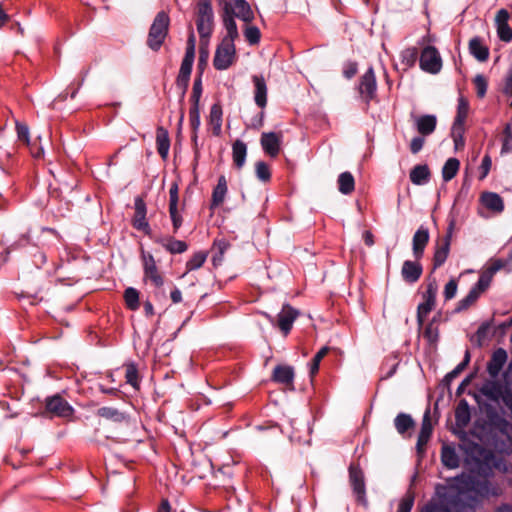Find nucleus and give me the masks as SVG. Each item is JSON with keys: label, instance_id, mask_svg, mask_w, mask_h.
Returning <instances> with one entry per match:
<instances>
[{"label": "nucleus", "instance_id": "obj_4", "mask_svg": "<svg viewBox=\"0 0 512 512\" xmlns=\"http://www.w3.org/2000/svg\"><path fill=\"white\" fill-rule=\"evenodd\" d=\"M236 59L235 44L230 39H223L218 45L213 58V65L217 70H227Z\"/></svg>", "mask_w": 512, "mask_h": 512}, {"label": "nucleus", "instance_id": "obj_31", "mask_svg": "<svg viewBox=\"0 0 512 512\" xmlns=\"http://www.w3.org/2000/svg\"><path fill=\"white\" fill-rule=\"evenodd\" d=\"M247 155V146L246 144L241 140H236L232 147V158L235 166L238 169H241L246 160Z\"/></svg>", "mask_w": 512, "mask_h": 512}, {"label": "nucleus", "instance_id": "obj_21", "mask_svg": "<svg viewBox=\"0 0 512 512\" xmlns=\"http://www.w3.org/2000/svg\"><path fill=\"white\" fill-rule=\"evenodd\" d=\"M133 225L136 229L145 231L148 233L149 224L146 220V205L141 198L135 199V216L133 219Z\"/></svg>", "mask_w": 512, "mask_h": 512}, {"label": "nucleus", "instance_id": "obj_45", "mask_svg": "<svg viewBox=\"0 0 512 512\" xmlns=\"http://www.w3.org/2000/svg\"><path fill=\"white\" fill-rule=\"evenodd\" d=\"M163 246L171 253H183L187 250V244L185 242L172 238L166 240Z\"/></svg>", "mask_w": 512, "mask_h": 512}, {"label": "nucleus", "instance_id": "obj_9", "mask_svg": "<svg viewBox=\"0 0 512 512\" xmlns=\"http://www.w3.org/2000/svg\"><path fill=\"white\" fill-rule=\"evenodd\" d=\"M143 269H144V280L151 281L156 287L163 285V278L158 271L156 262L151 254L142 255Z\"/></svg>", "mask_w": 512, "mask_h": 512}, {"label": "nucleus", "instance_id": "obj_5", "mask_svg": "<svg viewBox=\"0 0 512 512\" xmlns=\"http://www.w3.org/2000/svg\"><path fill=\"white\" fill-rule=\"evenodd\" d=\"M437 292L438 285L436 280H430L427 284L426 291L423 293V302L420 303L417 308V321L419 325H423L427 315L434 309Z\"/></svg>", "mask_w": 512, "mask_h": 512}, {"label": "nucleus", "instance_id": "obj_51", "mask_svg": "<svg viewBox=\"0 0 512 512\" xmlns=\"http://www.w3.org/2000/svg\"><path fill=\"white\" fill-rule=\"evenodd\" d=\"M413 505H414V495L412 493H407L399 501L397 512H411Z\"/></svg>", "mask_w": 512, "mask_h": 512}, {"label": "nucleus", "instance_id": "obj_57", "mask_svg": "<svg viewBox=\"0 0 512 512\" xmlns=\"http://www.w3.org/2000/svg\"><path fill=\"white\" fill-rule=\"evenodd\" d=\"M169 213L172 220L173 228L177 231L182 225V216L180 215L177 207H169Z\"/></svg>", "mask_w": 512, "mask_h": 512}, {"label": "nucleus", "instance_id": "obj_25", "mask_svg": "<svg viewBox=\"0 0 512 512\" xmlns=\"http://www.w3.org/2000/svg\"><path fill=\"white\" fill-rule=\"evenodd\" d=\"M431 176V172L429 167L426 164L416 165L410 171V181L414 185H424L429 182Z\"/></svg>", "mask_w": 512, "mask_h": 512}, {"label": "nucleus", "instance_id": "obj_28", "mask_svg": "<svg viewBox=\"0 0 512 512\" xmlns=\"http://www.w3.org/2000/svg\"><path fill=\"white\" fill-rule=\"evenodd\" d=\"M470 53L479 61L484 62L489 57V49L478 37L472 38L469 42Z\"/></svg>", "mask_w": 512, "mask_h": 512}, {"label": "nucleus", "instance_id": "obj_49", "mask_svg": "<svg viewBox=\"0 0 512 512\" xmlns=\"http://www.w3.org/2000/svg\"><path fill=\"white\" fill-rule=\"evenodd\" d=\"M473 83L476 88L477 96L480 98L484 97L486 94V91H487V86H488L485 76L482 74L476 75L473 80Z\"/></svg>", "mask_w": 512, "mask_h": 512}, {"label": "nucleus", "instance_id": "obj_17", "mask_svg": "<svg viewBox=\"0 0 512 512\" xmlns=\"http://www.w3.org/2000/svg\"><path fill=\"white\" fill-rule=\"evenodd\" d=\"M252 82L254 84V101L256 105L264 109L267 105L268 88L263 75H253Z\"/></svg>", "mask_w": 512, "mask_h": 512}, {"label": "nucleus", "instance_id": "obj_59", "mask_svg": "<svg viewBox=\"0 0 512 512\" xmlns=\"http://www.w3.org/2000/svg\"><path fill=\"white\" fill-rule=\"evenodd\" d=\"M178 184L176 182L172 183L169 189V207H177L178 206Z\"/></svg>", "mask_w": 512, "mask_h": 512}, {"label": "nucleus", "instance_id": "obj_20", "mask_svg": "<svg viewBox=\"0 0 512 512\" xmlns=\"http://www.w3.org/2000/svg\"><path fill=\"white\" fill-rule=\"evenodd\" d=\"M414 124L421 135L427 136L435 131L437 118L434 115L417 116L414 117Z\"/></svg>", "mask_w": 512, "mask_h": 512}, {"label": "nucleus", "instance_id": "obj_42", "mask_svg": "<svg viewBox=\"0 0 512 512\" xmlns=\"http://www.w3.org/2000/svg\"><path fill=\"white\" fill-rule=\"evenodd\" d=\"M124 298L126 305L131 310H136L139 307V293L135 288L129 287L125 290Z\"/></svg>", "mask_w": 512, "mask_h": 512}, {"label": "nucleus", "instance_id": "obj_10", "mask_svg": "<svg viewBox=\"0 0 512 512\" xmlns=\"http://www.w3.org/2000/svg\"><path fill=\"white\" fill-rule=\"evenodd\" d=\"M469 112V103L464 97H459L458 106H457V115L455 117V121L452 126V137L459 136L462 139V134L464 133V123L468 116Z\"/></svg>", "mask_w": 512, "mask_h": 512}, {"label": "nucleus", "instance_id": "obj_11", "mask_svg": "<svg viewBox=\"0 0 512 512\" xmlns=\"http://www.w3.org/2000/svg\"><path fill=\"white\" fill-rule=\"evenodd\" d=\"M510 14L506 9H500L495 16L497 35L503 42L512 40V29L509 26Z\"/></svg>", "mask_w": 512, "mask_h": 512}, {"label": "nucleus", "instance_id": "obj_30", "mask_svg": "<svg viewBox=\"0 0 512 512\" xmlns=\"http://www.w3.org/2000/svg\"><path fill=\"white\" fill-rule=\"evenodd\" d=\"M470 419L469 405L465 400H461L455 410L456 425L460 428H464L468 425Z\"/></svg>", "mask_w": 512, "mask_h": 512}, {"label": "nucleus", "instance_id": "obj_14", "mask_svg": "<svg viewBox=\"0 0 512 512\" xmlns=\"http://www.w3.org/2000/svg\"><path fill=\"white\" fill-rule=\"evenodd\" d=\"M377 90L376 77L373 68H369L361 77L359 92L366 100L374 98Z\"/></svg>", "mask_w": 512, "mask_h": 512}, {"label": "nucleus", "instance_id": "obj_50", "mask_svg": "<svg viewBox=\"0 0 512 512\" xmlns=\"http://www.w3.org/2000/svg\"><path fill=\"white\" fill-rule=\"evenodd\" d=\"M328 351H329L328 347H323L314 356L311 366H310V374L312 376H314L318 372L320 362L324 358V356L328 353Z\"/></svg>", "mask_w": 512, "mask_h": 512}, {"label": "nucleus", "instance_id": "obj_27", "mask_svg": "<svg viewBox=\"0 0 512 512\" xmlns=\"http://www.w3.org/2000/svg\"><path fill=\"white\" fill-rule=\"evenodd\" d=\"M227 191V181L225 176L222 175L218 178V183L213 189L211 208L218 207L224 202Z\"/></svg>", "mask_w": 512, "mask_h": 512}, {"label": "nucleus", "instance_id": "obj_36", "mask_svg": "<svg viewBox=\"0 0 512 512\" xmlns=\"http://www.w3.org/2000/svg\"><path fill=\"white\" fill-rule=\"evenodd\" d=\"M481 393L492 401H498L502 397V387L497 382H488L481 388Z\"/></svg>", "mask_w": 512, "mask_h": 512}, {"label": "nucleus", "instance_id": "obj_60", "mask_svg": "<svg viewBox=\"0 0 512 512\" xmlns=\"http://www.w3.org/2000/svg\"><path fill=\"white\" fill-rule=\"evenodd\" d=\"M424 336L428 339L429 342L433 343L438 338V330L434 327L433 323H429L424 331Z\"/></svg>", "mask_w": 512, "mask_h": 512}, {"label": "nucleus", "instance_id": "obj_19", "mask_svg": "<svg viewBox=\"0 0 512 512\" xmlns=\"http://www.w3.org/2000/svg\"><path fill=\"white\" fill-rule=\"evenodd\" d=\"M481 204L493 213H501L504 210V202L495 192H483L480 196Z\"/></svg>", "mask_w": 512, "mask_h": 512}, {"label": "nucleus", "instance_id": "obj_52", "mask_svg": "<svg viewBox=\"0 0 512 512\" xmlns=\"http://www.w3.org/2000/svg\"><path fill=\"white\" fill-rule=\"evenodd\" d=\"M244 34L250 44H257L260 40V30L256 26L247 27Z\"/></svg>", "mask_w": 512, "mask_h": 512}, {"label": "nucleus", "instance_id": "obj_48", "mask_svg": "<svg viewBox=\"0 0 512 512\" xmlns=\"http://www.w3.org/2000/svg\"><path fill=\"white\" fill-rule=\"evenodd\" d=\"M512 151V125L507 124L504 129V139L501 148V154H507Z\"/></svg>", "mask_w": 512, "mask_h": 512}, {"label": "nucleus", "instance_id": "obj_56", "mask_svg": "<svg viewBox=\"0 0 512 512\" xmlns=\"http://www.w3.org/2000/svg\"><path fill=\"white\" fill-rule=\"evenodd\" d=\"M190 124L193 131H197L200 126V113L197 105H193L190 109Z\"/></svg>", "mask_w": 512, "mask_h": 512}, {"label": "nucleus", "instance_id": "obj_18", "mask_svg": "<svg viewBox=\"0 0 512 512\" xmlns=\"http://www.w3.org/2000/svg\"><path fill=\"white\" fill-rule=\"evenodd\" d=\"M429 241V231L424 226L418 228L412 240L413 254L416 259L422 257L424 249Z\"/></svg>", "mask_w": 512, "mask_h": 512}, {"label": "nucleus", "instance_id": "obj_8", "mask_svg": "<svg viewBox=\"0 0 512 512\" xmlns=\"http://www.w3.org/2000/svg\"><path fill=\"white\" fill-rule=\"evenodd\" d=\"M453 227L454 223L451 222L448 227L446 236L437 243L433 257L434 268L442 266L449 255Z\"/></svg>", "mask_w": 512, "mask_h": 512}, {"label": "nucleus", "instance_id": "obj_63", "mask_svg": "<svg viewBox=\"0 0 512 512\" xmlns=\"http://www.w3.org/2000/svg\"><path fill=\"white\" fill-rule=\"evenodd\" d=\"M504 266L503 262L501 260H495L491 263L490 266H488L485 271L490 272L491 276L493 277L494 274L499 271Z\"/></svg>", "mask_w": 512, "mask_h": 512}, {"label": "nucleus", "instance_id": "obj_37", "mask_svg": "<svg viewBox=\"0 0 512 512\" xmlns=\"http://www.w3.org/2000/svg\"><path fill=\"white\" fill-rule=\"evenodd\" d=\"M459 167H460V162H459L458 159H456V158H449L445 162V164H444V166L442 168L443 180L445 182H448V181L452 180L456 176V174H457V172L459 170Z\"/></svg>", "mask_w": 512, "mask_h": 512}, {"label": "nucleus", "instance_id": "obj_44", "mask_svg": "<svg viewBox=\"0 0 512 512\" xmlns=\"http://www.w3.org/2000/svg\"><path fill=\"white\" fill-rule=\"evenodd\" d=\"M207 259V253L199 251L195 253L191 259L187 262L186 268L188 271L196 270L200 268Z\"/></svg>", "mask_w": 512, "mask_h": 512}, {"label": "nucleus", "instance_id": "obj_64", "mask_svg": "<svg viewBox=\"0 0 512 512\" xmlns=\"http://www.w3.org/2000/svg\"><path fill=\"white\" fill-rule=\"evenodd\" d=\"M173 303H179L182 300V293L178 288H175L170 295Z\"/></svg>", "mask_w": 512, "mask_h": 512}, {"label": "nucleus", "instance_id": "obj_23", "mask_svg": "<svg viewBox=\"0 0 512 512\" xmlns=\"http://www.w3.org/2000/svg\"><path fill=\"white\" fill-rule=\"evenodd\" d=\"M507 358V352L504 349L499 348L495 350L488 363L487 369L489 374L493 377L497 376L501 369L503 368V366L505 365Z\"/></svg>", "mask_w": 512, "mask_h": 512}, {"label": "nucleus", "instance_id": "obj_3", "mask_svg": "<svg viewBox=\"0 0 512 512\" xmlns=\"http://www.w3.org/2000/svg\"><path fill=\"white\" fill-rule=\"evenodd\" d=\"M196 25L201 41L208 39L213 30V10L208 0L198 4Z\"/></svg>", "mask_w": 512, "mask_h": 512}, {"label": "nucleus", "instance_id": "obj_53", "mask_svg": "<svg viewBox=\"0 0 512 512\" xmlns=\"http://www.w3.org/2000/svg\"><path fill=\"white\" fill-rule=\"evenodd\" d=\"M256 174L257 177L262 181L270 179L269 167L262 161L256 163Z\"/></svg>", "mask_w": 512, "mask_h": 512}, {"label": "nucleus", "instance_id": "obj_13", "mask_svg": "<svg viewBox=\"0 0 512 512\" xmlns=\"http://www.w3.org/2000/svg\"><path fill=\"white\" fill-rule=\"evenodd\" d=\"M282 142V133L264 132L261 135L260 143L263 150L271 157L279 154Z\"/></svg>", "mask_w": 512, "mask_h": 512}, {"label": "nucleus", "instance_id": "obj_54", "mask_svg": "<svg viewBox=\"0 0 512 512\" xmlns=\"http://www.w3.org/2000/svg\"><path fill=\"white\" fill-rule=\"evenodd\" d=\"M16 130L18 138L24 141L27 145H30L29 128L26 124L16 122Z\"/></svg>", "mask_w": 512, "mask_h": 512}, {"label": "nucleus", "instance_id": "obj_55", "mask_svg": "<svg viewBox=\"0 0 512 512\" xmlns=\"http://www.w3.org/2000/svg\"><path fill=\"white\" fill-rule=\"evenodd\" d=\"M458 284L455 279H451L444 288V297L446 300H451L457 293Z\"/></svg>", "mask_w": 512, "mask_h": 512}, {"label": "nucleus", "instance_id": "obj_47", "mask_svg": "<svg viewBox=\"0 0 512 512\" xmlns=\"http://www.w3.org/2000/svg\"><path fill=\"white\" fill-rule=\"evenodd\" d=\"M492 278L491 273L484 270L473 288L482 294L490 286Z\"/></svg>", "mask_w": 512, "mask_h": 512}, {"label": "nucleus", "instance_id": "obj_46", "mask_svg": "<svg viewBox=\"0 0 512 512\" xmlns=\"http://www.w3.org/2000/svg\"><path fill=\"white\" fill-rule=\"evenodd\" d=\"M221 116L222 112L219 106L213 105L210 110V120L214 125V133L219 134L221 130Z\"/></svg>", "mask_w": 512, "mask_h": 512}, {"label": "nucleus", "instance_id": "obj_33", "mask_svg": "<svg viewBox=\"0 0 512 512\" xmlns=\"http://www.w3.org/2000/svg\"><path fill=\"white\" fill-rule=\"evenodd\" d=\"M337 183L339 191L344 195L351 194L354 191L355 180L350 172L341 173L338 177Z\"/></svg>", "mask_w": 512, "mask_h": 512}, {"label": "nucleus", "instance_id": "obj_58", "mask_svg": "<svg viewBox=\"0 0 512 512\" xmlns=\"http://www.w3.org/2000/svg\"><path fill=\"white\" fill-rule=\"evenodd\" d=\"M492 166V160L489 155H485L482 159V163L480 165L481 174L479 176L480 180H483L488 175Z\"/></svg>", "mask_w": 512, "mask_h": 512}, {"label": "nucleus", "instance_id": "obj_32", "mask_svg": "<svg viewBox=\"0 0 512 512\" xmlns=\"http://www.w3.org/2000/svg\"><path fill=\"white\" fill-rule=\"evenodd\" d=\"M156 144L158 153L163 159H166L170 148V140L167 130L163 127H158L157 129Z\"/></svg>", "mask_w": 512, "mask_h": 512}, {"label": "nucleus", "instance_id": "obj_1", "mask_svg": "<svg viewBox=\"0 0 512 512\" xmlns=\"http://www.w3.org/2000/svg\"><path fill=\"white\" fill-rule=\"evenodd\" d=\"M460 506L450 489L445 490L444 493L438 490L436 495L421 508L420 512H460Z\"/></svg>", "mask_w": 512, "mask_h": 512}, {"label": "nucleus", "instance_id": "obj_16", "mask_svg": "<svg viewBox=\"0 0 512 512\" xmlns=\"http://www.w3.org/2000/svg\"><path fill=\"white\" fill-rule=\"evenodd\" d=\"M349 477L353 491L357 496V500L361 503H365V482L363 472L359 468L351 466L349 469Z\"/></svg>", "mask_w": 512, "mask_h": 512}, {"label": "nucleus", "instance_id": "obj_22", "mask_svg": "<svg viewBox=\"0 0 512 512\" xmlns=\"http://www.w3.org/2000/svg\"><path fill=\"white\" fill-rule=\"evenodd\" d=\"M432 422L430 418V411H426L422 423H421V429L418 435L417 440V450L418 452H421L425 445L428 443L430 436L432 434Z\"/></svg>", "mask_w": 512, "mask_h": 512}, {"label": "nucleus", "instance_id": "obj_2", "mask_svg": "<svg viewBox=\"0 0 512 512\" xmlns=\"http://www.w3.org/2000/svg\"><path fill=\"white\" fill-rule=\"evenodd\" d=\"M169 17L165 12H159L149 31L147 44L153 50H158L168 32Z\"/></svg>", "mask_w": 512, "mask_h": 512}, {"label": "nucleus", "instance_id": "obj_43", "mask_svg": "<svg viewBox=\"0 0 512 512\" xmlns=\"http://www.w3.org/2000/svg\"><path fill=\"white\" fill-rule=\"evenodd\" d=\"M480 295L481 294L472 287L467 296L458 302L457 311H462L470 307L476 302Z\"/></svg>", "mask_w": 512, "mask_h": 512}, {"label": "nucleus", "instance_id": "obj_34", "mask_svg": "<svg viewBox=\"0 0 512 512\" xmlns=\"http://www.w3.org/2000/svg\"><path fill=\"white\" fill-rule=\"evenodd\" d=\"M230 247V244L225 240H217L214 242L212 247V263L214 266H219L222 264L224 259V254Z\"/></svg>", "mask_w": 512, "mask_h": 512}, {"label": "nucleus", "instance_id": "obj_35", "mask_svg": "<svg viewBox=\"0 0 512 512\" xmlns=\"http://www.w3.org/2000/svg\"><path fill=\"white\" fill-rule=\"evenodd\" d=\"M441 460L444 466L453 469L459 466V457L455 449L449 446H444L441 452Z\"/></svg>", "mask_w": 512, "mask_h": 512}, {"label": "nucleus", "instance_id": "obj_39", "mask_svg": "<svg viewBox=\"0 0 512 512\" xmlns=\"http://www.w3.org/2000/svg\"><path fill=\"white\" fill-rule=\"evenodd\" d=\"M97 414L113 422H122L125 420L124 414L118 409L112 407H102L98 409Z\"/></svg>", "mask_w": 512, "mask_h": 512}, {"label": "nucleus", "instance_id": "obj_15", "mask_svg": "<svg viewBox=\"0 0 512 512\" xmlns=\"http://www.w3.org/2000/svg\"><path fill=\"white\" fill-rule=\"evenodd\" d=\"M298 315L299 312L290 305H284L282 307L278 314L277 325L285 336L290 332Z\"/></svg>", "mask_w": 512, "mask_h": 512}, {"label": "nucleus", "instance_id": "obj_38", "mask_svg": "<svg viewBox=\"0 0 512 512\" xmlns=\"http://www.w3.org/2000/svg\"><path fill=\"white\" fill-rule=\"evenodd\" d=\"M394 425L399 434H404L414 426V420L409 414L399 413L394 420Z\"/></svg>", "mask_w": 512, "mask_h": 512}, {"label": "nucleus", "instance_id": "obj_12", "mask_svg": "<svg viewBox=\"0 0 512 512\" xmlns=\"http://www.w3.org/2000/svg\"><path fill=\"white\" fill-rule=\"evenodd\" d=\"M46 409L55 416L67 418L73 414V408L62 397L56 395L46 401Z\"/></svg>", "mask_w": 512, "mask_h": 512}, {"label": "nucleus", "instance_id": "obj_41", "mask_svg": "<svg viewBox=\"0 0 512 512\" xmlns=\"http://www.w3.org/2000/svg\"><path fill=\"white\" fill-rule=\"evenodd\" d=\"M125 378L126 382L133 388L137 389L139 387L138 370L134 363H128L125 365Z\"/></svg>", "mask_w": 512, "mask_h": 512}, {"label": "nucleus", "instance_id": "obj_40", "mask_svg": "<svg viewBox=\"0 0 512 512\" xmlns=\"http://www.w3.org/2000/svg\"><path fill=\"white\" fill-rule=\"evenodd\" d=\"M224 26L227 31V35L223 39H230L232 43H234L235 39L238 37V30L236 22L232 15L226 14L224 17Z\"/></svg>", "mask_w": 512, "mask_h": 512}, {"label": "nucleus", "instance_id": "obj_62", "mask_svg": "<svg viewBox=\"0 0 512 512\" xmlns=\"http://www.w3.org/2000/svg\"><path fill=\"white\" fill-rule=\"evenodd\" d=\"M424 142L425 140L423 137H414L410 143L411 152L413 154H417L423 148Z\"/></svg>", "mask_w": 512, "mask_h": 512}, {"label": "nucleus", "instance_id": "obj_7", "mask_svg": "<svg viewBox=\"0 0 512 512\" xmlns=\"http://www.w3.org/2000/svg\"><path fill=\"white\" fill-rule=\"evenodd\" d=\"M225 12L226 14L232 13V16L244 22H250L254 18L251 7L245 0H230V2L225 5Z\"/></svg>", "mask_w": 512, "mask_h": 512}, {"label": "nucleus", "instance_id": "obj_61", "mask_svg": "<svg viewBox=\"0 0 512 512\" xmlns=\"http://www.w3.org/2000/svg\"><path fill=\"white\" fill-rule=\"evenodd\" d=\"M201 93H202L201 80L197 79L194 82L193 93H192V100L194 102V105L198 106V103H199V100H200V97H201Z\"/></svg>", "mask_w": 512, "mask_h": 512}, {"label": "nucleus", "instance_id": "obj_26", "mask_svg": "<svg viewBox=\"0 0 512 512\" xmlns=\"http://www.w3.org/2000/svg\"><path fill=\"white\" fill-rule=\"evenodd\" d=\"M272 379L275 382L290 385L293 383L294 370L288 365H278L274 368Z\"/></svg>", "mask_w": 512, "mask_h": 512}, {"label": "nucleus", "instance_id": "obj_29", "mask_svg": "<svg viewBox=\"0 0 512 512\" xmlns=\"http://www.w3.org/2000/svg\"><path fill=\"white\" fill-rule=\"evenodd\" d=\"M193 60L184 59L182 60L181 67L179 70V74L177 77V85L180 86L183 89V94L186 91V88L189 83L192 66H193Z\"/></svg>", "mask_w": 512, "mask_h": 512}, {"label": "nucleus", "instance_id": "obj_6", "mask_svg": "<svg viewBox=\"0 0 512 512\" xmlns=\"http://www.w3.org/2000/svg\"><path fill=\"white\" fill-rule=\"evenodd\" d=\"M420 67L429 73H438L442 67L441 57L437 49L433 46H427L423 49L420 56Z\"/></svg>", "mask_w": 512, "mask_h": 512}, {"label": "nucleus", "instance_id": "obj_24", "mask_svg": "<svg viewBox=\"0 0 512 512\" xmlns=\"http://www.w3.org/2000/svg\"><path fill=\"white\" fill-rule=\"evenodd\" d=\"M401 274L406 282L414 283L422 274V266L416 261L407 260L403 263Z\"/></svg>", "mask_w": 512, "mask_h": 512}]
</instances>
